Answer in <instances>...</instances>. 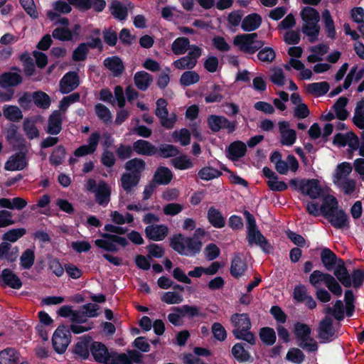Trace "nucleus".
<instances>
[{
  "mask_svg": "<svg viewBox=\"0 0 364 364\" xmlns=\"http://www.w3.org/2000/svg\"><path fill=\"white\" fill-rule=\"evenodd\" d=\"M300 16L302 20V33L309 42H316L320 34L319 13L313 7L306 6L301 9Z\"/></svg>",
  "mask_w": 364,
  "mask_h": 364,
  "instance_id": "1",
  "label": "nucleus"
},
{
  "mask_svg": "<svg viewBox=\"0 0 364 364\" xmlns=\"http://www.w3.org/2000/svg\"><path fill=\"white\" fill-rule=\"evenodd\" d=\"M90 352L94 359L104 364H132L124 353L119 354L117 352H109L107 347L100 342L92 341L90 346Z\"/></svg>",
  "mask_w": 364,
  "mask_h": 364,
  "instance_id": "2",
  "label": "nucleus"
},
{
  "mask_svg": "<svg viewBox=\"0 0 364 364\" xmlns=\"http://www.w3.org/2000/svg\"><path fill=\"white\" fill-rule=\"evenodd\" d=\"M247 223V240L250 245H257L264 252L269 253L272 251V246L258 230L256 221L253 215L248 211L244 212Z\"/></svg>",
  "mask_w": 364,
  "mask_h": 364,
  "instance_id": "3",
  "label": "nucleus"
},
{
  "mask_svg": "<svg viewBox=\"0 0 364 364\" xmlns=\"http://www.w3.org/2000/svg\"><path fill=\"white\" fill-rule=\"evenodd\" d=\"M171 246L181 255L193 256L200 252L202 244L196 238L186 237L178 234L171 238Z\"/></svg>",
  "mask_w": 364,
  "mask_h": 364,
  "instance_id": "4",
  "label": "nucleus"
},
{
  "mask_svg": "<svg viewBox=\"0 0 364 364\" xmlns=\"http://www.w3.org/2000/svg\"><path fill=\"white\" fill-rule=\"evenodd\" d=\"M230 321L234 326L232 333L238 339L246 341L254 344L255 338L250 331L251 323L248 316L245 314H235L231 316Z\"/></svg>",
  "mask_w": 364,
  "mask_h": 364,
  "instance_id": "5",
  "label": "nucleus"
},
{
  "mask_svg": "<svg viewBox=\"0 0 364 364\" xmlns=\"http://www.w3.org/2000/svg\"><path fill=\"white\" fill-rule=\"evenodd\" d=\"M257 38L256 33L237 35L234 38L233 44L241 51L253 54L264 45L263 41Z\"/></svg>",
  "mask_w": 364,
  "mask_h": 364,
  "instance_id": "6",
  "label": "nucleus"
},
{
  "mask_svg": "<svg viewBox=\"0 0 364 364\" xmlns=\"http://www.w3.org/2000/svg\"><path fill=\"white\" fill-rule=\"evenodd\" d=\"M201 55L202 49L196 45H191L187 55L173 61V65L178 70H192L196 67Z\"/></svg>",
  "mask_w": 364,
  "mask_h": 364,
  "instance_id": "7",
  "label": "nucleus"
},
{
  "mask_svg": "<svg viewBox=\"0 0 364 364\" xmlns=\"http://www.w3.org/2000/svg\"><path fill=\"white\" fill-rule=\"evenodd\" d=\"M86 188L95 194L96 200L100 205H106L109 203L111 189L105 182L96 183L95 180L89 179L86 183Z\"/></svg>",
  "mask_w": 364,
  "mask_h": 364,
  "instance_id": "8",
  "label": "nucleus"
},
{
  "mask_svg": "<svg viewBox=\"0 0 364 364\" xmlns=\"http://www.w3.org/2000/svg\"><path fill=\"white\" fill-rule=\"evenodd\" d=\"M70 331L65 326H59L54 332L52 338L53 346L56 353H63L70 342Z\"/></svg>",
  "mask_w": 364,
  "mask_h": 364,
  "instance_id": "9",
  "label": "nucleus"
},
{
  "mask_svg": "<svg viewBox=\"0 0 364 364\" xmlns=\"http://www.w3.org/2000/svg\"><path fill=\"white\" fill-rule=\"evenodd\" d=\"M167 102L164 99H159L156 101V109L155 111L156 115L160 120L162 127L166 129H171L173 127L177 117L174 113L168 115L167 109Z\"/></svg>",
  "mask_w": 364,
  "mask_h": 364,
  "instance_id": "10",
  "label": "nucleus"
},
{
  "mask_svg": "<svg viewBox=\"0 0 364 364\" xmlns=\"http://www.w3.org/2000/svg\"><path fill=\"white\" fill-rule=\"evenodd\" d=\"M324 193L323 187L318 179H303L301 183V193L308 196L312 199H316Z\"/></svg>",
  "mask_w": 364,
  "mask_h": 364,
  "instance_id": "11",
  "label": "nucleus"
},
{
  "mask_svg": "<svg viewBox=\"0 0 364 364\" xmlns=\"http://www.w3.org/2000/svg\"><path fill=\"white\" fill-rule=\"evenodd\" d=\"M278 129L280 134V143L284 146H291L296 141L297 135L294 129H291L289 122L281 121L278 123Z\"/></svg>",
  "mask_w": 364,
  "mask_h": 364,
  "instance_id": "12",
  "label": "nucleus"
},
{
  "mask_svg": "<svg viewBox=\"0 0 364 364\" xmlns=\"http://www.w3.org/2000/svg\"><path fill=\"white\" fill-rule=\"evenodd\" d=\"M318 337L321 343H328L336 337L334 328L332 326V319L326 317L319 323L318 328Z\"/></svg>",
  "mask_w": 364,
  "mask_h": 364,
  "instance_id": "13",
  "label": "nucleus"
},
{
  "mask_svg": "<svg viewBox=\"0 0 364 364\" xmlns=\"http://www.w3.org/2000/svg\"><path fill=\"white\" fill-rule=\"evenodd\" d=\"M209 127L213 132H218L221 129H225L229 133L235 129L236 124L229 121L223 116L211 115L208 119Z\"/></svg>",
  "mask_w": 364,
  "mask_h": 364,
  "instance_id": "14",
  "label": "nucleus"
},
{
  "mask_svg": "<svg viewBox=\"0 0 364 364\" xmlns=\"http://www.w3.org/2000/svg\"><path fill=\"white\" fill-rule=\"evenodd\" d=\"M100 135L98 132H92L87 139V144L78 147L75 151V156L80 157L93 154L97 147Z\"/></svg>",
  "mask_w": 364,
  "mask_h": 364,
  "instance_id": "15",
  "label": "nucleus"
},
{
  "mask_svg": "<svg viewBox=\"0 0 364 364\" xmlns=\"http://www.w3.org/2000/svg\"><path fill=\"white\" fill-rule=\"evenodd\" d=\"M79 85V79L76 73L65 74L60 82V90L62 93H69Z\"/></svg>",
  "mask_w": 364,
  "mask_h": 364,
  "instance_id": "16",
  "label": "nucleus"
},
{
  "mask_svg": "<svg viewBox=\"0 0 364 364\" xmlns=\"http://www.w3.org/2000/svg\"><path fill=\"white\" fill-rule=\"evenodd\" d=\"M168 232L165 225H150L145 228L146 236L154 241L164 240Z\"/></svg>",
  "mask_w": 364,
  "mask_h": 364,
  "instance_id": "17",
  "label": "nucleus"
},
{
  "mask_svg": "<svg viewBox=\"0 0 364 364\" xmlns=\"http://www.w3.org/2000/svg\"><path fill=\"white\" fill-rule=\"evenodd\" d=\"M25 155L22 153L15 154L11 156L4 165L6 171H15L23 170L26 166Z\"/></svg>",
  "mask_w": 364,
  "mask_h": 364,
  "instance_id": "18",
  "label": "nucleus"
},
{
  "mask_svg": "<svg viewBox=\"0 0 364 364\" xmlns=\"http://www.w3.org/2000/svg\"><path fill=\"white\" fill-rule=\"evenodd\" d=\"M92 343V340L90 337L80 338L73 348L74 354L81 359H87L90 355Z\"/></svg>",
  "mask_w": 364,
  "mask_h": 364,
  "instance_id": "19",
  "label": "nucleus"
},
{
  "mask_svg": "<svg viewBox=\"0 0 364 364\" xmlns=\"http://www.w3.org/2000/svg\"><path fill=\"white\" fill-rule=\"evenodd\" d=\"M18 255V248L13 247L7 242H3L0 244V260L6 262H13L16 261Z\"/></svg>",
  "mask_w": 364,
  "mask_h": 364,
  "instance_id": "20",
  "label": "nucleus"
},
{
  "mask_svg": "<svg viewBox=\"0 0 364 364\" xmlns=\"http://www.w3.org/2000/svg\"><path fill=\"white\" fill-rule=\"evenodd\" d=\"M326 217L331 225L336 228L348 227V218L343 210L337 209L326 215Z\"/></svg>",
  "mask_w": 364,
  "mask_h": 364,
  "instance_id": "21",
  "label": "nucleus"
},
{
  "mask_svg": "<svg viewBox=\"0 0 364 364\" xmlns=\"http://www.w3.org/2000/svg\"><path fill=\"white\" fill-rule=\"evenodd\" d=\"M132 9V6L129 2L114 1L112 4L110 11L114 18L122 21L127 18L129 11Z\"/></svg>",
  "mask_w": 364,
  "mask_h": 364,
  "instance_id": "22",
  "label": "nucleus"
},
{
  "mask_svg": "<svg viewBox=\"0 0 364 364\" xmlns=\"http://www.w3.org/2000/svg\"><path fill=\"white\" fill-rule=\"evenodd\" d=\"M262 24V17L256 13L246 16L242 21L241 28L244 31L251 32L257 29Z\"/></svg>",
  "mask_w": 364,
  "mask_h": 364,
  "instance_id": "23",
  "label": "nucleus"
},
{
  "mask_svg": "<svg viewBox=\"0 0 364 364\" xmlns=\"http://www.w3.org/2000/svg\"><path fill=\"white\" fill-rule=\"evenodd\" d=\"M321 17L327 38L335 39L336 37V26L330 11L328 9H325L321 14Z\"/></svg>",
  "mask_w": 364,
  "mask_h": 364,
  "instance_id": "24",
  "label": "nucleus"
},
{
  "mask_svg": "<svg viewBox=\"0 0 364 364\" xmlns=\"http://www.w3.org/2000/svg\"><path fill=\"white\" fill-rule=\"evenodd\" d=\"M352 166L348 162H342L338 164L332 176L333 183L348 178V176L352 172Z\"/></svg>",
  "mask_w": 364,
  "mask_h": 364,
  "instance_id": "25",
  "label": "nucleus"
},
{
  "mask_svg": "<svg viewBox=\"0 0 364 364\" xmlns=\"http://www.w3.org/2000/svg\"><path fill=\"white\" fill-rule=\"evenodd\" d=\"M247 268V265L245 258L240 255H235L231 263V274L235 278L240 277L244 275Z\"/></svg>",
  "mask_w": 364,
  "mask_h": 364,
  "instance_id": "26",
  "label": "nucleus"
},
{
  "mask_svg": "<svg viewBox=\"0 0 364 364\" xmlns=\"http://www.w3.org/2000/svg\"><path fill=\"white\" fill-rule=\"evenodd\" d=\"M133 149L140 155L153 156L158 151L157 148L150 142L139 139L133 144Z\"/></svg>",
  "mask_w": 364,
  "mask_h": 364,
  "instance_id": "27",
  "label": "nucleus"
},
{
  "mask_svg": "<svg viewBox=\"0 0 364 364\" xmlns=\"http://www.w3.org/2000/svg\"><path fill=\"white\" fill-rule=\"evenodd\" d=\"M0 364H25L21 361L19 353L13 348H6L0 352Z\"/></svg>",
  "mask_w": 364,
  "mask_h": 364,
  "instance_id": "28",
  "label": "nucleus"
},
{
  "mask_svg": "<svg viewBox=\"0 0 364 364\" xmlns=\"http://www.w3.org/2000/svg\"><path fill=\"white\" fill-rule=\"evenodd\" d=\"M246 149L245 143L240 141H234L228 146L227 156L232 161H236L245 156Z\"/></svg>",
  "mask_w": 364,
  "mask_h": 364,
  "instance_id": "29",
  "label": "nucleus"
},
{
  "mask_svg": "<svg viewBox=\"0 0 364 364\" xmlns=\"http://www.w3.org/2000/svg\"><path fill=\"white\" fill-rule=\"evenodd\" d=\"M22 81L21 76L18 72H8L2 74L0 77V86L2 87H8L16 86Z\"/></svg>",
  "mask_w": 364,
  "mask_h": 364,
  "instance_id": "30",
  "label": "nucleus"
},
{
  "mask_svg": "<svg viewBox=\"0 0 364 364\" xmlns=\"http://www.w3.org/2000/svg\"><path fill=\"white\" fill-rule=\"evenodd\" d=\"M105 67L112 72L114 76H119L123 73L124 68L121 59L117 56L107 58L105 60Z\"/></svg>",
  "mask_w": 364,
  "mask_h": 364,
  "instance_id": "31",
  "label": "nucleus"
},
{
  "mask_svg": "<svg viewBox=\"0 0 364 364\" xmlns=\"http://www.w3.org/2000/svg\"><path fill=\"white\" fill-rule=\"evenodd\" d=\"M321 259L323 266L327 270L331 271L341 259H338L336 255L329 249L325 248L321 252Z\"/></svg>",
  "mask_w": 364,
  "mask_h": 364,
  "instance_id": "32",
  "label": "nucleus"
},
{
  "mask_svg": "<svg viewBox=\"0 0 364 364\" xmlns=\"http://www.w3.org/2000/svg\"><path fill=\"white\" fill-rule=\"evenodd\" d=\"M59 23L63 26L62 27H58L54 29L53 32V36L55 38H57L60 41H69L73 38V34L71 31L66 27L68 24V20L65 18H62L60 19Z\"/></svg>",
  "mask_w": 364,
  "mask_h": 364,
  "instance_id": "33",
  "label": "nucleus"
},
{
  "mask_svg": "<svg viewBox=\"0 0 364 364\" xmlns=\"http://www.w3.org/2000/svg\"><path fill=\"white\" fill-rule=\"evenodd\" d=\"M139 179L140 176L138 175L124 173L120 178L121 186L127 193H130L138 185Z\"/></svg>",
  "mask_w": 364,
  "mask_h": 364,
  "instance_id": "34",
  "label": "nucleus"
},
{
  "mask_svg": "<svg viewBox=\"0 0 364 364\" xmlns=\"http://www.w3.org/2000/svg\"><path fill=\"white\" fill-rule=\"evenodd\" d=\"M27 205V201L22 198L16 197L12 199L0 198V207L10 210H21Z\"/></svg>",
  "mask_w": 364,
  "mask_h": 364,
  "instance_id": "35",
  "label": "nucleus"
},
{
  "mask_svg": "<svg viewBox=\"0 0 364 364\" xmlns=\"http://www.w3.org/2000/svg\"><path fill=\"white\" fill-rule=\"evenodd\" d=\"M1 278L6 285L13 289H18L22 286V282L19 277L9 269H5L2 271Z\"/></svg>",
  "mask_w": 364,
  "mask_h": 364,
  "instance_id": "36",
  "label": "nucleus"
},
{
  "mask_svg": "<svg viewBox=\"0 0 364 364\" xmlns=\"http://www.w3.org/2000/svg\"><path fill=\"white\" fill-rule=\"evenodd\" d=\"M190 41L185 37H178L176 38L171 44V50L176 55H181L190 50Z\"/></svg>",
  "mask_w": 364,
  "mask_h": 364,
  "instance_id": "37",
  "label": "nucleus"
},
{
  "mask_svg": "<svg viewBox=\"0 0 364 364\" xmlns=\"http://www.w3.org/2000/svg\"><path fill=\"white\" fill-rule=\"evenodd\" d=\"M62 117L58 111H55L48 119L47 132L50 134H58L61 130Z\"/></svg>",
  "mask_w": 364,
  "mask_h": 364,
  "instance_id": "38",
  "label": "nucleus"
},
{
  "mask_svg": "<svg viewBox=\"0 0 364 364\" xmlns=\"http://www.w3.org/2000/svg\"><path fill=\"white\" fill-rule=\"evenodd\" d=\"M333 270L334 271L335 276L343 284V285L347 287L351 285L352 281L350 277L344 267V264L342 260L338 262Z\"/></svg>",
  "mask_w": 364,
  "mask_h": 364,
  "instance_id": "39",
  "label": "nucleus"
},
{
  "mask_svg": "<svg viewBox=\"0 0 364 364\" xmlns=\"http://www.w3.org/2000/svg\"><path fill=\"white\" fill-rule=\"evenodd\" d=\"M127 171L132 175H138L141 177V173L144 171L146 164L144 161L140 159H133L128 161L124 166Z\"/></svg>",
  "mask_w": 364,
  "mask_h": 364,
  "instance_id": "40",
  "label": "nucleus"
},
{
  "mask_svg": "<svg viewBox=\"0 0 364 364\" xmlns=\"http://www.w3.org/2000/svg\"><path fill=\"white\" fill-rule=\"evenodd\" d=\"M208 220L216 228H222L225 224V218L221 213L213 207L210 208L208 211Z\"/></svg>",
  "mask_w": 364,
  "mask_h": 364,
  "instance_id": "41",
  "label": "nucleus"
},
{
  "mask_svg": "<svg viewBox=\"0 0 364 364\" xmlns=\"http://www.w3.org/2000/svg\"><path fill=\"white\" fill-rule=\"evenodd\" d=\"M134 80L139 90H146L152 82V77L145 71H140L135 73Z\"/></svg>",
  "mask_w": 364,
  "mask_h": 364,
  "instance_id": "42",
  "label": "nucleus"
},
{
  "mask_svg": "<svg viewBox=\"0 0 364 364\" xmlns=\"http://www.w3.org/2000/svg\"><path fill=\"white\" fill-rule=\"evenodd\" d=\"M348 102L347 97H341L333 106L336 117L340 120H345L348 116V112L346 109Z\"/></svg>",
  "mask_w": 364,
  "mask_h": 364,
  "instance_id": "43",
  "label": "nucleus"
},
{
  "mask_svg": "<svg viewBox=\"0 0 364 364\" xmlns=\"http://www.w3.org/2000/svg\"><path fill=\"white\" fill-rule=\"evenodd\" d=\"M71 321L73 324L70 326V330L76 334L81 333L90 330L92 327L90 324L82 325L83 322L82 316L80 314H73Z\"/></svg>",
  "mask_w": 364,
  "mask_h": 364,
  "instance_id": "44",
  "label": "nucleus"
},
{
  "mask_svg": "<svg viewBox=\"0 0 364 364\" xmlns=\"http://www.w3.org/2000/svg\"><path fill=\"white\" fill-rule=\"evenodd\" d=\"M3 115L12 122H18L23 118L21 109L14 105H5L3 107Z\"/></svg>",
  "mask_w": 364,
  "mask_h": 364,
  "instance_id": "45",
  "label": "nucleus"
},
{
  "mask_svg": "<svg viewBox=\"0 0 364 364\" xmlns=\"http://www.w3.org/2000/svg\"><path fill=\"white\" fill-rule=\"evenodd\" d=\"M172 178L171 170L164 166L159 167L154 174V179L159 184L166 185L170 183Z\"/></svg>",
  "mask_w": 364,
  "mask_h": 364,
  "instance_id": "46",
  "label": "nucleus"
},
{
  "mask_svg": "<svg viewBox=\"0 0 364 364\" xmlns=\"http://www.w3.org/2000/svg\"><path fill=\"white\" fill-rule=\"evenodd\" d=\"M102 236L104 239H99L95 241V245L98 247L109 252H117L118 250L114 240L109 237V236H112V235L104 233Z\"/></svg>",
  "mask_w": 364,
  "mask_h": 364,
  "instance_id": "47",
  "label": "nucleus"
},
{
  "mask_svg": "<svg viewBox=\"0 0 364 364\" xmlns=\"http://www.w3.org/2000/svg\"><path fill=\"white\" fill-rule=\"evenodd\" d=\"M363 75L364 68L358 70V66H353L345 79L343 88L348 89L353 80L355 82L360 80L363 77Z\"/></svg>",
  "mask_w": 364,
  "mask_h": 364,
  "instance_id": "48",
  "label": "nucleus"
},
{
  "mask_svg": "<svg viewBox=\"0 0 364 364\" xmlns=\"http://www.w3.org/2000/svg\"><path fill=\"white\" fill-rule=\"evenodd\" d=\"M34 104L42 109H48L50 105V98L42 91L35 92L32 95Z\"/></svg>",
  "mask_w": 364,
  "mask_h": 364,
  "instance_id": "49",
  "label": "nucleus"
},
{
  "mask_svg": "<svg viewBox=\"0 0 364 364\" xmlns=\"http://www.w3.org/2000/svg\"><path fill=\"white\" fill-rule=\"evenodd\" d=\"M294 332L299 343L310 337L311 330L308 325L298 322L294 325Z\"/></svg>",
  "mask_w": 364,
  "mask_h": 364,
  "instance_id": "50",
  "label": "nucleus"
},
{
  "mask_svg": "<svg viewBox=\"0 0 364 364\" xmlns=\"http://www.w3.org/2000/svg\"><path fill=\"white\" fill-rule=\"evenodd\" d=\"M329 87V85L326 82H314L307 85V90L313 95L321 96L326 94Z\"/></svg>",
  "mask_w": 364,
  "mask_h": 364,
  "instance_id": "51",
  "label": "nucleus"
},
{
  "mask_svg": "<svg viewBox=\"0 0 364 364\" xmlns=\"http://www.w3.org/2000/svg\"><path fill=\"white\" fill-rule=\"evenodd\" d=\"M173 141L178 142L182 146H186L190 144L191 134L186 129L176 130L172 133Z\"/></svg>",
  "mask_w": 364,
  "mask_h": 364,
  "instance_id": "52",
  "label": "nucleus"
},
{
  "mask_svg": "<svg viewBox=\"0 0 364 364\" xmlns=\"http://www.w3.org/2000/svg\"><path fill=\"white\" fill-rule=\"evenodd\" d=\"M337 207L338 203L336 199L332 196H328L324 198L323 202L321 206V210L322 213H323V215L326 216L330 213H331L337 210Z\"/></svg>",
  "mask_w": 364,
  "mask_h": 364,
  "instance_id": "53",
  "label": "nucleus"
},
{
  "mask_svg": "<svg viewBox=\"0 0 364 364\" xmlns=\"http://www.w3.org/2000/svg\"><path fill=\"white\" fill-rule=\"evenodd\" d=\"M199 80V75L196 72L191 70L184 72L180 77V83L183 86H190L197 83Z\"/></svg>",
  "mask_w": 364,
  "mask_h": 364,
  "instance_id": "54",
  "label": "nucleus"
},
{
  "mask_svg": "<svg viewBox=\"0 0 364 364\" xmlns=\"http://www.w3.org/2000/svg\"><path fill=\"white\" fill-rule=\"evenodd\" d=\"M171 163L176 168L180 170L188 169L193 166L192 160L186 155L173 159Z\"/></svg>",
  "mask_w": 364,
  "mask_h": 364,
  "instance_id": "55",
  "label": "nucleus"
},
{
  "mask_svg": "<svg viewBox=\"0 0 364 364\" xmlns=\"http://www.w3.org/2000/svg\"><path fill=\"white\" fill-rule=\"evenodd\" d=\"M97 117L105 123L112 122V116L109 109L104 105L98 103L95 107Z\"/></svg>",
  "mask_w": 364,
  "mask_h": 364,
  "instance_id": "56",
  "label": "nucleus"
},
{
  "mask_svg": "<svg viewBox=\"0 0 364 364\" xmlns=\"http://www.w3.org/2000/svg\"><path fill=\"white\" fill-rule=\"evenodd\" d=\"M26 232V230L25 228H14L9 230L6 232H5L3 235V240L4 242H16L19 238L23 237Z\"/></svg>",
  "mask_w": 364,
  "mask_h": 364,
  "instance_id": "57",
  "label": "nucleus"
},
{
  "mask_svg": "<svg viewBox=\"0 0 364 364\" xmlns=\"http://www.w3.org/2000/svg\"><path fill=\"white\" fill-rule=\"evenodd\" d=\"M304 359L305 355L297 348H290L286 355V360L294 364H301Z\"/></svg>",
  "mask_w": 364,
  "mask_h": 364,
  "instance_id": "58",
  "label": "nucleus"
},
{
  "mask_svg": "<svg viewBox=\"0 0 364 364\" xmlns=\"http://www.w3.org/2000/svg\"><path fill=\"white\" fill-rule=\"evenodd\" d=\"M232 353L235 359L240 362H245L250 359V353L244 348L241 343H236L232 348Z\"/></svg>",
  "mask_w": 364,
  "mask_h": 364,
  "instance_id": "59",
  "label": "nucleus"
},
{
  "mask_svg": "<svg viewBox=\"0 0 364 364\" xmlns=\"http://www.w3.org/2000/svg\"><path fill=\"white\" fill-rule=\"evenodd\" d=\"M110 217L112 222L118 225L131 223L134 221L133 215L129 213H126L123 215L119 212L114 210L111 212Z\"/></svg>",
  "mask_w": 364,
  "mask_h": 364,
  "instance_id": "60",
  "label": "nucleus"
},
{
  "mask_svg": "<svg viewBox=\"0 0 364 364\" xmlns=\"http://www.w3.org/2000/svg\"><path fill=\"white\" fill-rule=\"evenodd\" d=\"M35 261V253L31 249L26 250L20 257V264L23 269H30Z\"/></svg>",
  "mask_w": 364,
  "mask_h": 364,
  "instance_id": "61",
  "label": "nucleus"
},
{
  "mask_svg": "<svg viewBox=\"0 0 364 364\" xmlns=\"http://www.w3.org/2000/svg\"><path fill=\"white\" fill-rule=\"evenodd\" d=\"M223 87L218 85H215L213 87L212 91L205 96V101L207 103L218 102L222 101L223 96L222 92Z\"/></svg>",
  "mask_w": 364,
  "mask_h": 364,
  "instance_id": "62",
  "label": "nucleus"
},
{
  "mask_svg": "<svg viewBox=\"0 0 364 364\" xmlns=\"http://www.w3.org/2000/svg\"><path fill=\"white\" fill-rule=\"evenodd\" d=\"M334 184L346 195H351L356 188V181L352 178H347Z\"/></svg>",
  "mask_w": 364,
  "mask_h": 364,
  "instance_id": "63",
  "label": "nucleus"
},
{
  "mask_svg": "<svg viewBox=\"0 0 364 364\" xmlns=\"http://www.w3.org/2000/svg\"><path fill=\"white\" fill-rule=\"evenodd\" d=\"M220 175L221 172L220 171L210 166H205L198 172L200 178L205 181L212 180L219 177Z\"/></svg>",
  "mask_w": 364,
  "mask_h": 364,
  "instance_id": "64",
  "label": "nucleus"
}]
</instances>
